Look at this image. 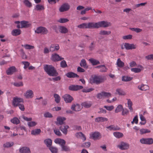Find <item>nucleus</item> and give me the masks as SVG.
<instances>
[{
	"instance_id": "6e6d98bb",
	"label": "nucleus",
	"mask_w": 153,
	"mask_h": 153,
	"mask_svg": "<svg viewBox=\"0 0 153 153\" xmlns=\"http://www.w3.org/2000/svg\"><path fill=\"white\" fill-rule=\"evenodd\" d=\"M103 94L104 98H108L111 96V94L110 93L108 92H105L104 91L102 92Z\"/></svg>"
},
{
	"instance_id": "a19ab883",
	"label": "nucleus",
	"mask_w": 153,
	"mask_h": 153,
	"mask_svg": "<svg viewBox=\"0 0 153 153\" xmlns=\"http://www.w3.org/2000/svg\"><path fill=\"white\" fill-rule=\"evenodd\" d=\"M49 149L52 153H57L58 150L57 148L51 146L49 148Z\"/></svg>"
},
{
	"instance_id": "2f4dec72",
	"label": "nucleus",
	"mask_w": 153,
	"mask_h": 153,
	"mask_svg": "<svg viewBox=\"0 0 153 153\" xmlns=\"http://www.w3.org/2000/svg\"><path fill=\"white\" fill-rule=\"evenodd\" d=\"M89 61L92 65H96L100 64V62L99 61L93 58L90 59Z\"/></svg>"
},
{
	"instance_id": "7ed1b4c3",
	"label": "nucleus",
	"mask_w": 153,
	"mask_h": 153,
	"mask_svg": "<svg viewBox=\"0 0 153 153\" xmlns=\"http://www.w3.org/2000/svg\"><path fill=\"white\" fill-rule=\"evenodd\" d=\"M93 25L94 28H98L100 27H105L111 25L110 22L105 21L99 22L96 23L94 22Z\"/></svg>"
},
{
	"instance_id": "864d4df0",
	"label": "nucleus",
	"mask_w": 153,
	"mask_h": 153,
	"mask_svg": "<svg viewBox=\"0 0 153 153\" xmlns=\"http://www.w3.org/2000/svg\"><path fill=\"white\" fill-rule=\"evenodd\" d=\"M108 70L107 68L104 65H102L101 68L100 69V71L102 72H105Z\"/></svg>"
},
{
	"instance_id": "ea45409f",
	"label": "nucleus",
	"mask_w": 153,
	"mask_h": 153,
	"mask_svg": "<svg viewBox=\"0 0 153 153\" xmlns=\"http://www.w3.org/2000/svg\"><path fill=\"white\" fill-rule=\"evenodd\" d=\"M140 134H143L147 133H150L151 132L150 130L146 128H142L140 130Z\"/></svg>"
},
{
	"instance_id": "bf43d9fd",
	"label": "nucleus",
	"mask_w": 153,
	"mask_h": 153,
	"mask_svg": "<svg viewBox=\"0 0 153 153\" xmlns=\"http://www.w3.org/2000/svg\"><path fill=\"white\" fill-rule=\"evenodd\" d=\"M131 70L132 71L134 72L135 73H139L140 72L141 70L138 68H133L131 69Z\"/></svg>"
},
{
	"instance_id": "4468645a",
	"label": "nucleus",
	"mask_w": 153,
	"mask_h": 153,
	"mask_svg": "<svg viewBox=\"0 0 153 153\" xmlns=\"http://www.w3.org/2000/svg\"><path fill=\"white\" fill-rule=\"evenodd\" d=\"M83 88L82 86L77 85H71L69 87V89L71 91H77L82 89Z\"/></svg>"
},
{
	"instance_id": "f8f14e48",
	"label": "nucleus",
	"mask_w": 153,
	"mask_h": 153,
	"mask_svg": "<svg viewBox=\"0 0 153 153\" xmlns=\"http://www.w3.org/2000/svg\"><path fill=\"white\" fill-rule=\"evenodd\" d=\"M64 58L60 56L58 54L55 53L52 54L51 59L54 61H59L64 59Z\"/></svg>"
},
{
	"instance_id": "0eeeda50",
	"label": "nucleus",
	"mask_w": 153,
	"mask_h": 153,
	"mask_svg": "<svg viewBox=\"0 0 153 153\" xmlns=\"http://www.w3.org/2000/svg\"><path fill=\"white\" fill-rule=\"evenodd\" d=\"M140 141L142 144L150 145L153 143V139L152 138H142Z\"/></svg>"
},
{
	"instance_id": "e433bc0d",
	"label": "nucleus",
	"mask_w": 153,
	"mask_h": 153,
	"mask_svg": "<svg viewBox=\"0 0 153 153\" xmlns=\"http://www.w3.org/2000/svg\"><path fill=\"white\" fill-rule=\"evenodd\" d=\"M41 132V130L40 129H36L33 130L31 131V134L33 135L39 134Z\"/></svg>"
},
{
	"instance_id": "49530a36",
	"label": "nucleus",
	"mask_w": 153,
	"mask_h": 153,
	"mask_svg": "<svg viewBox=\"0 0 153 153\" xmlns=\"http://www.w3.org/2000/svg\"><path fill=\"white\" fill-rule=\"evenodd\" d=\"M23 2L25 6L28 7H30L32 6L31 3L28 0H25Z\"/></svg>"
},
{
	"instance_id": "0e129e2a",
	"label": "nucleus",
	"mask_w": 153,
	"mask_h": 153,
	"mask_svg": "<svg viewBox=\"0 0 153 153\" xmlns=\"http://www.w3.org/2000/svg\"><path fill=\"white\" fill-rule=\"evenodd\" d=\"M94 89L93 88H90L88 89H84L82 90V91L84 92H89L93 91Z\"/></svg>"
},
{
	"instance_id": "774afa93",
	"label": "nucleus",
	"mask_w": 153,
	"mask_h": 153,
	"mask_svg": "<svg viewBox=\"0 0 153 153\" xmlns=\"http://www.w3.org/2000/svg\"><path fill=\"white\" fill-rule=\"evenodd\" d=\"M145 58L148 60L153 59V54H150L145 57Z\"/></svg>"
},
{
	"instance_id": "a878e982",
	"label": "nucleus",
	"mask_w": 153,
	"mask_h": 153,
	"mask_svg": "<svg viewBox=\"0 0 153 153\" xmlns=\"http://www.w3.org/2000/svg\"><path fill=\"white\" fill-rule=\"evenodd\" d=\"M138 88L142 91H146L149 90V88L147 85L141 84L138 86Z\"/></svg>"
},
{
	"instance_id": "412c9836",
	"label": "nucleus",
	"mask_w": 153,
	"mask_h": 153,
	"mask_svg": "<svg viewBox=\"0 0 153 153\" xmlns=\"http://www.w3.org/2000/svg\"><path fill=\"white\" fill-rule=\"evenodd\" d=\"M16 69L15 67L12 66L7 70V74L8 75H11L16 71Z\"/></svg>"
},
{
	"instance_id": "9b49d317",
	"label": "nucleus",
	"mask_w": 153,
	"mask_h": 153,
	"mask_svg": "<svg viewBox=\"0 0 153 153\" xmlns=\"http://www.w3.org/2000/svg\"><path fill=\"white\" fill-rule=\"evenodd\" d=\"M62 98L66 103H70L74 100L73 97L68 94H65L62 96Z\"/></svg>"
},
{
	"instance_id": "a211bd4d",
	"label": "nucleus",
	"mask_w": 153,
	"mask_h": 153,
	"mask_svg": "<svg viewBox=\"0 0 153 153\" xmlns=\"http://www.w3.org/2000/svg\"><path fill=\"white\" fill-rule=\"evenodd\" d=\"M69 128V127L68 126L62 125L59 127V129L64 134L66 135L68 132L67 129Z\"/></svg>"
},
{
	"instance_id": "2eb2a0df",
	"label": "nucleus",
	"mask_w": 153,
	"mask_h": 153,
	"mask_svg": "<svg viewBox=\"0 0 153 153\" xmlns=\"http://www.w3.org/2000/svg\"><path fill=\"white\" fill-rule=\"evenodd\" d=\"M65 117H58L57 118V121L55 122L56 125L57 126L62 125L64 123V121L65 120Z\"/></svg>"
},
{
	"instance_id": "79ce46f5",
	"label": "nucleus",
	"mask_w": 153,
	"mask_h": 153,
	"mask_svg": "<svg viewBox=\"0 0 153 153\" xmlns=\"http://www.w3.org/2000/svg\"><path fill=\"white\" fill-rule=\"evenodd\" d=\"M45 9L43 5L40 4H37L36 6L35 9L37 10H43Z\"/></svg>"
},
{
	"instance_id": "c85d7f7f",
	"label": "nucleus",
	"mask_w": 153,
	"mask_h": 153,
	"mask_svg": "<svg viewBox=\"0 0 153 153\" xmlns=\"http://www.w3.org/2000/svg\"><path fill=\"white\" fill-rule=\"evenodd\" d=\"M116 65L117 67L120 68H123L124 66V63L120 60V58L117 59Z\"/></svg>"
},
{
	"instance_id": "58836bf2",
	"label": "nucleus",
	"mask_w": 153,
	"mask_h": 153,
	"mask_svg": "<svg viewBox=\"0 0 153 153\" xmlns=\"http://www.w3.org/2000/svg\"><path fill=\"white\" fill-rule=\"evenodd\" d=\"M132 77L130 76H124L122 77V80L124 81H130L132 79Z\"/></svg>"
},
{
	"instance_id": "c9c22d12",
	"label": "nucleus",
	"mask_w": 153,
	"mask_h": 153,
	"mask_svg": "<svg viewBox=\"0 0 153 153\" xmlns=\"http://www.w3.org/2000/svg\"><path fill=\"white\" fill-rule=\"evenodd\" d=\"M53 96L55 98V102L57 103H59L60 100V96L57 94H54Z\"/></svg>"
},
{
	"instance_id": "5fc2aeb1",
	"label": "nucleus",
	"mask_w": 153,
	"mask_h": 153,
	"mask_svg": "<svg viewBox=\"0 0 153 153\" xmlns=\"http://www.w3.org/2000/svg\"><path fill=\"white\" fill-rule=\"evenodd\" d=\"M60 66L62 68H65L67 67V65L66 62L64 60L60 62Z\"/></svg>"
},
{
	"instance_id": "f704fd0d",
	"label": "nucleus",
	"mask_w": 153,
	"mask_h": 153,
	"mask_svg": "<svg viewBox=\"0 0 153 153\" xmlns=\"http://www.w3.org/2000/svg\"><path fill=\"white\" fill-rule=\"evenodd\" d=\"M80 65L84 68H88V66L87 65L85 59H82L80 62Z\"/></svg>"
},
{
	"instance_id": "3c124183",
	"label": "nucleus",
	"mask_w": 153,
	"mask_h": 153,
	"mask_svg": "<svg viewBox=\"0 0 153 153\" xmlns=\"http://www.w3.org/2000/svg\"><path fill=\"white\" fill-rule=\"evenodd\" d=\"M129 29L132 31L135 32L137 33L140 32L142 31L141 29L138 28H130Z\"/></svg>"
},
{
	"instance_id": "09e8293b",
	"label": "nucleus",
	"mask_w": 153,
	"mask_h": 153,
	"mask_svg": "<svg viewBox=\"0 0 153 153\" xmlns=\"http://www.w3.org/2000/svg\"><path fill=\"white\" fill-rule=\"evenodd\" d=\"M90 145L91 143L89 142H88L83 143L82 144L81 146L82 147L88 148L90 146Z\"/></svg>"
},
{
	"instance_id": "052dcab7",
	"label": "nucleus",
	"mask_w": 153,
	"mask_h": 153,
	"mask_svg": "<svg viewBox=\"0 0 153 153\" xmlns=\"http://www.w3.org/2000/svg\"><path fill=\"white\" fill-rule=\"evenodd\" d=\"M97 97L99 99H103L104 98L102 92L98 94L97 95Z\"/></svg>"
},
{
	"instance_id": "338daca9",
	"label": "nucleus",
	"mask_w": 153,
	"mask_h": 153,
	"mask_svg": "<svg viewBox=\"0 0 153 153\" xmlns=\"http://www.w3.org/2000/svg\"><path fill=\"white\" fill-rule=\"evenodd\" d=\"M44 116L45 117L51 118L52 117V114L48 112H46L44 114Z\"/></svg>"
},
{
	"instance_id": "603ef678",
	"label": "nucleus",
	"mask_w": 153,
	"mask_h": 153,
	"mask_svg": "<svg viewBox=\"0 0 153 153\" xmlns=\"http://www.w3.org/2000/svg\"><path fill=\"white\" fill-rule=\"evenodd\" d=\"M22 62L24 65V68L25 69H26L30 65V63L27 61H23Z\"/></svg>"
},
{
	"instance_id": "20e7f679",
	"label": "nucleus",
	"mask_w": 153,
	"mask_h": 153,
	"mask_svg": "<svg viewBox=\"0 0 153 153\" xmlns=\"http://www.w3.org/2000/svg\"><path fill=\"white\" fill-rule=\"evenodd\" d=\"M137 48L136 45L133 44H130L129 43H123L121 45V48L122 49L125 48L127 50L135 49Z\"/></svg>"
},
{
	"instance_id": "6ab92c4d",
	"label": "nucleus",
	"mask_w": 153,
	"mask_h": 153,
	"mask_svg": "<svg viewBox=\"0 0 153 153\" xmlns=\"http://www.w3.org/2000/svg\"><path fill=\"white\" fill-rule=\"evenodd\" d=\"M100 136V133L98 132H95L90 134V137L94 140H97Z\"/></svg>"
},
{
	"instance_id": "f257e3e1",
	"label": "nucleus",
	"mask_w": 153,
	"mask_h": 153,
	"mask_svg": "<svg viewBox=\"0 0 153 153\" xmlns=\"http://www.w3.org/2000/svg\"><path fill=\"white\" fill-rule=\"evenodd\" d=\"M44 70L50 76H57L58 74L55 68L52 65H44Z\"/></svg>"
},
{
	"instance_id": "b1692460",
	"label": "nucleus",
	"mask_w": 153,
	"mask_h": 153,
	"mask_svg": "<svg viewBox=\"0 0 153 153\" xmlns=\"http://www.w3.org/2000/svg\"><path fill=\"white\" fill-rule=\"evenodd\" d=\"M66 76L70 78L78 77L79 76L76 74L72 72H68L66 74Z\"/></svg>"
},
{
	"instance_id": "6e6552de",
	"label": "nucleus",
	"mask_w": 153,
	"mask_h": 153,
	"mask_svg": "<svg viewBox=\"0 0 153 153\" xmlns=\"http://www.w3.org/2000/svg\"><path fill=\"white\" fill-rule=\"evenodd\" d=\"M23 102L22 98L17 97L13 98L12 101L13 105H22V103Z\"/></svg>"
},
{
	"instance_id": "69168bd1",
	"label": "nucleus",
	"mask_w": 153,
	"mask_h": 153,
	"mask_svg": "<svg viewBox=\"0 0 153 153\" xmlns=\"http://www.w3.org/2000/svg\"><path fill=\"white\" fill-rule=\"evenodd\" d=\"M13 85L16 87H20L21 86H22L23 85V84L22 82H15L13 83Z\"/></svg>"
},
{
	"instance_id": "37998d69",
	"label": "nucleus",
	"mask_w": 153,
	"mask_h": 153,
	"mask_svg": "<svg viewBox=\"0 0 153 153\" xmlns=\"http://www.w3.org/2000/svg\"><path fill=\"white\" fill-rule=\"evenodd\" d=\"M113 134L115 137L117 138H120L123 136V134L120 132H114Z\"/></svg>"
},
{
	"instance_id": "dca6fc26",
	"label": "nucleus",
	"mask_w": 153,
	"mask_h": 153,
	"mask_svg": "<svg viewBox=\"0 0 153 153\" xmlns=\"http://www.w3.org/2000/svg\"><path fill=\"white\" fill-rule=\"evenodd\" d=\"M19 152L20 153H30L31 152L29 148L26 146L20 148L19 149Z\"/></svg>"
},
{
	"instance_id": "bb28decb",
	"label": "nucleus",
	"mask_w": 153,
	"mask_h": 153,
	"mask_svg": "<svg viewBox=\"0 0 153 153\" xmlns=\"http://www.w3.org/2000/svg\"><path fill=\"white\" fill-rule=\"evenodd\" d=\"M106 128L109 129L110 131H116L120 130V128L117 126H114L113 125H111L106 127Z\"/></svg>"
},
{
	"instance_id": "ddd939ff",
	"label": "nucleus",
	"mask_w": 153,
	"mask_h": 153,
	"mask_svg": "<svg viewBox=\"0 0 153 153\" xmlns=\"http://www.w3.org/2000/svg\"><path fill=\"white\" fill-rule=\"evenodd\" d=\"M129 146V145L128 143L122 142L120 144L117 146V147L121 150H124L128 149Z\"/></svg>"
},
{
	"instance_id": "7c9ffc66",
	"label": "nucleus",
	"mask_w": 153,
	"mask_h": 153,
	"mask_svg": "<svg viewBox=\"0 0 153 153\" xmlns=\"http://www.w3.org/2000/svg\"><path fill=\"white\" fill-rule=\"evenodd\" d=\"M44 143L46 145L47 147L49 148L51 146L52 141L50 139H47L45 140L44 141Z\"/></svg>"
},
{
	"instance_id": "4be33fe9",
	"label": "nucleus",
	"mask_w": 153,
	"mask_h": 153,
	"mask_svg": "<svg viewBox=\"0 0 153 153\" xmlns=\"http://www.w3.org/2000/svg\"><path fill=\"white\" fill-rule=\"evenodd\" d=\"M75 135L77 138H81L83 141L86 139L85 135L82 132H77L75 134Z\"/></svg>"
},
{
	"instance_id": "8fccbe9b",
	"label": "nucleus",
	"mask_w": 153,
	"mask_h": 153,
	"mask_svg": "<svg viewBox=\"0 0 153 153\" xmlns=\"http://www.w3.org/2000/svg\"><path fill=\"white\" fill-rule=\"evenodd\" d=\"M69 21V20L66 18H60L58 20V22L60 23H65Z\"/></svg>"
},
{
	"instance_id": "de8ad7c7",
	"label": "nucleus",
	"mask_w": 153,
	"mask_h": 153,
	"mask_svg": "<svg viewBox=\"0 0 153 153\" xmlns=\"http://www.w3.org/2000/svg\"><path fill=\"white\" fill-rule=\"evenodd\" d=\"M116 93L119 95H124L125 94V93L120 89L118 88L116 90Z\"/></svg>"
},
{
	"instance_id": "680f3d73",
	"label": "nucleus",
	"mask_w": 153,
	"mask_h": 153,
	"mask_svg": "<svg viewBox=\"0 0 153 153\" xmlns=\"http://www.w3.org/2000/svg\"><path fill=\"white\" fill-rule=\"evenodd\" d=\"M36 124V123L34 121L28 122L27 125L29 127H33L35 126Z\"/></svg>"
},
{
	"instance_id": "393cba45",
	"label": "nucleus",
	"mask_w": 153,
	"mask_h": 153,
	"mask_svg": "<svg viewBox=\"0 0 153 153\" xmlns=\"http://www.w3.org/2000/svg\"><path fill=\"white\" fill-rule=\"evenodd\" d=\"M21 33V30L19 29H13L11 32L12 35L14 36L19 35Z\"/></svg>"
},
{
	"instance_id": "72a5a7b5",
	"label": "nucleus",
	"mask_w": 153,
	"mask_h": 153,
	"mask_svg": "<svg viewBox=\"0 0 153 153\" xmlns=\"http://www.w3.org/2000/svg\"><path fill=\"white\" fill-rule=\"evenodd\" d=\"M22 46L27 50L33 49L34 48V46L29 44L22 45Z\"/></svg>"
},
{
	"instance_id": "39448f33",
	"label": "nucleus",
	"mask_w": 153,
	"mask_h": 153,
	"mask_svg": "<svg viewBox=\"0 0 153 153\" xmlns=\"http://www.w3.org/2000/svg\"><path fill=\"white\" fill-rule=\"evenodd\" d=\"M93 22H90L88 23H83L78 25L77 27L79 28L93 29Z\"/></svg>"
},
{
	"instance_id": "c756f323",
	"label": "nucleus",
	"mask_w": 153,
	"mask_h": 153,
	"mask_svg": "<svg viewBox=\"0 0 153 153\" xmlns=\"http://www.w3.org/2000/svg\"><path fill=\"white\" fill-rule=\"evenodd\" d=\"M82 106H72L71 108L76 111H80L82 108Z\"/></svg>"
},
{
	"instance_id": "a18cd8bd",
	"label": "nucleus",
	"mask_w": 153,
	"mask_h": 153,
	"mask_svg": "<svg viewBox=\"0 0 153 153\" xmlns=\"http://www.w3.org/2000/svg\"><path fill=\"white\" fill-rule=\"evenodd\" d=\"M61 147L62 148V151H64L65 152L70 151L69 147L67 146H65V145H62V146H61Z\"/></svg>"
},
{
	"instance_id": "4d7b16f0",
	"label": "nucleus",
	"mask_w": 153,
	"mask_h": 153,
	"mask_svg": "<svg viewBox=\"0 0 153 153\" xmlns=\"http://www.w3.org/2000/svg\"><path fill=\"white\" fill-rule=\"evenodd\" d=\"M123 109V106H117L115 110V112L117 113Z\"/></svg>"
},
{
	"instance_id": "1a4fd4ad",
	"label": "nucleus",
	"mask_w": 153,
	"mask_h": 153,
	"mask_svg": "<svg viewBox=\"0 0 153 153\" xmlns=\"http://www.w3.org/2000/svg\"><path fill=\"white\" fill-rule=\"evenodd\" d=\"M24 96L27 99H31L34 96L33 91L31 90L27 91L24 94Z\"/></svg>"
},
{
	"instance_id": "cd10ccee",
	"label": "nucleus",
	"mask_w": 153,
	"mask_h": 153,
	"mask_svg": "<svg viewBox=\"0 0 153 153\" xmlns=\"http://www.w3.org/2000/svg\"><path fill=\"white\" fill-rule=\"evenodd\" d=\"M59 32L62 33H66L68 32V30L65 27L63 26L59 27Z\"/></svg>"
},
{
	"instance_id": "13d9d810",
	"label": "nucleus",
	"mask_w": 153,
	"mask_h": 153,
	"mask_svg": "<svg viewBox=\"0 0 153 153\" xmlns=\"http://www.w3.org/2000/svg\"><path fill=\"white\" fill-rule=\"evenodd\" d=\"M132 36L131 35H128L126 36H123V39L125 40L131 39L132 38Z\"/></svg>"
},
{
	"instance_id": "5701e85b",
	"label": "nucleus",
	"mask_w": 153,
	"mask_h": 153,
	"mask_svg": "<svg viewBox=\"0 0 153 153\" xmlns=\"http://www.w3.org/2000/svg\"><path fill=\"white\" fill-rule=\"evenodd\" d=\"M108 120V119L107 118L102 117H99L96 118L95 119V122L97 123L104 122Z\"/></svg>"
},
{
	"instance_id": "c03bdc74",
	"label": "nucleus",
	"mask_w": 153,
	"mask_h": 153,
	"mask_svg": "<svg viewBox=\"0 0 153 153\" xmlns=\"http://www.w3.org/2000/svg\"><path fill=\"white\" fill-rule=\"evenodd\" d=\"M13 145V142H7L3 144V147L4 148H9L11 147Z\"/></svg>"
},
{
	"instance_id": "9d476101",
	"label": "nucleus",
	"mask_w": 153,
	"mask_h": 153,
	"mask_svg": "<svg viewBox=\"0 0 153 153\" xmlns=\"http://www.w3.org/2000/svg\"><path fill=\"white\" fill-rule=\"evenodd\" d=\"M70 8V5L67 3L62 5L59 8V11L61 12L66 11L69 10Z\"/></svg>"
},
{
	"instance_id": "f3484780",
	"label": "nucleus",
	"mask_w": 153,
	"mask_h": 153,
	"mask_svg": "<svg viewBox=\"0 0 153 153\" xmlns=\"http://www.w3.org/2000/svg\"><path fill=\"white\" fill-rule=\"evenodd\" d=\"M59 49V47L58 44H53L51 45L50 48V51L53 52L54 51H57Z\"/></svg>"
},
{
	"instance_id": "e2e57ef3",
	"label": "nucleus",
	"mask_w": 153,
	"mask_h": 153,
	"mask_svg": "<svg viewBox=\"0 0 153 153\" xmlns=\"http://www.w3.org/2000/svg\"><path fill=\"white\" fill-rule=\"evenodd\" d=\"M53 131L55 134L58 136H60L62 135L61 132L59 130H57L56 129H54Z\"/></svg>"
},
{
	"instance_id": "473e14b6",
	"label": "nucleus",
	"mask_w": 153,
	"mask_h": 153,
	"mask_svg": "<svg viewBox=\"0 0 153 153\" xmlns=\"http://www.w3.org/2000/svg\"><path fill=\"white\" fill-rule=\"evenodd\" d=\"M111 32L110 31L101 30L100 31L99 34L102 35H108L111 34Z\"/></svg>"
},
{
	"instance_id": "f03ea898",
	"label": "nucleus",
	"mask_w": 153,
	"mask_h": 153,
	"mask_svg": "<svg viewBox=\"0 0 153 153\" xmlns=\"http://www.w3.org/2000/svg\"><path fill=\"white\" fill-rule=\"evenodd\" d=\"M106 79L104 76L94 75L91 77L90 81L91 84L95 83L98 85L103 82Z\"/></svg>"
},
{
	"instance_id": "4c0bfd02",
	"label": "nucleus",
	"mask_w": 153,
	"mask_h": 153,
	"mask_svg": "<svg viewBox=\"0 0 153 153\" xmlns=\"http://www.w3.org/2000/svg\"><path fill=\"white\" fill-rule=\"evenodd\" d=\"M10 121L12 123L16 124H18L20 122L19 120L16 117H14L11 119L10 120Z\"/></svg>"
},
{
	"instance_id": "aec40b11",
	"label": "nucleus",
	"mask_w": 153,
	"mask_h": 153,
	"mask_svg": "<svg viewBox=\"0 0 153 153\" xmlns=\"http://www.w3.org/2000/svg\"><path fill=\"white\" fill-rule=\"evenodd\" d=\"M21 28H27L29 27L31 25L30 23L27 21H21L20 22Z\"/></svg>"
},
{
	"instance_id": "423d86ee",
	"label": "nucleus",
	"mask_w": 153,
	"mask_h": 153,
	"mask_svg": "<svg viewBox=\"0 0 153 153\" xmlns=\"http://www.w3.org/2000/svg\"><path fill=\"white\" fill-rule=\"evenodd\" d=\"M36 33L38 34L41 33L42 34H46L48 33L47 29L43 27L40 26L37 27L35 31Z\"/></svg>"
}]
</instances>
